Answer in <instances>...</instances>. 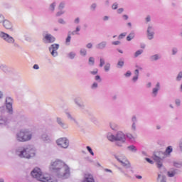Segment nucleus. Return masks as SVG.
Masks as SVG:
<instances>
[{
  "mask_svg": "<svg viewBox=\"0 0 182 182\" xmlns=\"http://www.w3.org/2000/svg\"><path fill=\"white\" fill-rule=\"evenodd\" d=\"M145 22L146 23L151 22V16L150 15L146 16V17L145 18Z\"/></svg>",
  "mask_w": 182,
  "mask_h": 182,
  "instance_id": "55",
  "label": "nucleus"
},
{
  "mask_svg": "<svg viewBox=\"0 0 182 182\" xmlns=\"http://www.w3.org/2000/svg\"><path fill=\"white\" fill-rule=\"evenodd\" d=\"M173 167H176L177 168H181L182 167V161H174L173 162Z\"/></svg>",
  "mask_w": 182,
  "mask_h": 182,
  "instance_id": "29",
  "label": "nucleus"
},
{
  "mask_svg": "<svg viewBox=\"0 0 182 182\" xmlns=\"http://www.w3.org/2000/svg\"><path fill=\"white\" fill-rule=\"evenodd\" d=\"M114 157L116 160L119 161V163H121L123 167H124L125 168H130V162L129 161V160H127L124 155H115Z\"/></svg>",
  "mask_w": 182,
  "mask_h": 182,
  "instance_id": "9",
  "label": "nucleus"
},
{
  "mask_svg": "<svg viewBox=\"0 0 182 182\" xmlns=\"http://www.w3.org/2000/svg\"><path fill=\"white\" fill-rule=\"evenodd\" d=\"M160 82H157L155 85V87L152 89V97H157V95H159V91L160 90Z\"/></svg>",
  "mask_w": 182,
  "mask_h": 182,
  "instance_id": "18",
  "label": "nucleus"
},
{
  "mask_svg": "<svg viewBox=\"0 0 182 182\" xmlns=\"http://www.w3.org/2000/svg\"><path fill=\"white\" fill-rule=\"evenodd\" d=\"M24 38H25V41H26V42H32V37H31L30 36L25 35Z\"/></svg>",
  "mask_w": 182,
  "mask_h": 182,
  "instance_id": "51",
  "label": "nucleus"
},
{
  "mask_svg": "<svg viewBox=\"0 0 182 182\" xmlns=\"http://www.w3.org/2000/svg\"><path fill=\"white\" fill-rule=\"evenodd\" d=\"M125 77H130L132 76V72L130 70H128L125 74H124Z\"/></svg>",
  "mask_w": 182,
  "mask_h": 182,
  "instance_id": "60",
  "label": "nucleus"
},
{
  "mask_svg": "<svg viewBox=\"0 0 182 182\" xmlns=\"http://www.w3.org/2000/svg\"><path fill=\"white\" fill-rule=\"evenodd\" d=\"M99 72V70L97 68H95L94 70L90 71V75H97V73Z\"/></svg>",
  "mask_w": 182,
  "mask_h": 182,
  "instance_id": "58",
  "label": "nucleus"
},
{
  "mask_svg": "<svg viewBox=\"0 0 182 182\" xmlns=\"http://www.w3.org/2000/svg\"><path fill=\"white\" fill-rule=\"evenodd\" d=\"M33 137V132L32 129L28 128H24L19 130L16 134V140L19 143H26V141H31Z\"/></svg>",
  "mask_w": 182,
  "mask_h": 182,
  "instance_id": "3",
  "label": "nucleus"
},
{
  "mask_svg": "<svg viewBox=\"0 0 182 182\" xmlns=\"http://www.w3.org/2000/svg\"><path fill=\"white\" fill-rule=\"evenodd\" d=\"M74 24L75 25H79V23H80V17H76L75 19H74Z\"/></svg>",
  "mask_w": 182,
  "mask_h": 182,
  "instance_id": "52",
  "label": "nucleus"
},
{
  "mask_svg": "<svg viewBox=\"0 0 182 182\" xmlns=\"http://www.w3.org/2000/svg\"><path fill=\"white\" fill-rule=\"evenodd\" d=\"M46 178H47L46 182H58L57 180H52V179L49 178L48 177H46Z\"/></svg>",
  "mask_w": 182,
  "mask_h": 182,
  "instance_id": "64",
  "label": "nucleus"
},
{
  "mask_svg": "<svg viewBox=\"0 0 182 182\" xmlns=\"http://www.w3.org/2000/svg\"><path fill=\"white\" fill-rule=\"evenodd\" d=\"M56 7V3L53 2L50 5L49 10L51 12H53L55 11V8Z\"/></svg>",
  "mask_w": 182,
  "mask_h": 182,
  "instance_id": "44",
  "label": "nucleus"
},
{
  "mask_svg": "<svg viewBox=\"0 0 182 182\" xmlns=\"http://www.w3.org/2000/svg\"><path fill=\"white\" fill-rule=\"evenodd\" d=\"M41 139L43 141H46L47 143L50 141V137L46 134H43L41 135Z\"/></svg>",
  "mask_w": 182,
  "mask_h": 182,
  "instance_id": "30",
  "label": "nucleus"
},
{
  "mask_svg": "<svg viewBox=\"0 0 182 182\" xmlns=\"http://www.w3.org/2000/svg\"><path fill=\"white\" fill-rule=\"evenodd\" d=\"M31 177H33V178H36L38 181H48V178H46V177H45V176L43 175L42 170H41V168L38 167L34 168L33 170L31 171Z\"/></svg>",
  "mask_w": 182,
  "mask_h": 182,
  "instance_id": "6",
  "label": "nucleus"
},
{
  "mask_svg": "<svg viewBox=\"0 0 182 182\" xmlns=\"http://www.w3.org/2000/svg\"><path fill=\"white\" fill-rule=\"evenodd\" d=\"M126 35H127V33H122L118 36V39L120 41L123 39V38H125Z\"/></svg>",
  "mask_w": 182,
  "mask_h": 182,
  "instance_id": "56",
  "label": "nucleus"
},
{
  "mask_svg": "<svg viewBox=\"0 0 182 182\" xmlns=\"http://www.w3.org/2000/svg\"><path fill=\"white\" fill-rule=\"evenodd\" d=\"M111 65L110 63H106L105 65L104 66L105 72H109L110 70Z\"/></svg>",
  "mask_w": 182,
  "mask_h": 182,
  "instance_id": "40",
  "label": "nucleus"
},
{
  "mask_svg": "<svg viewBox=\"0 0 182 182\" xmlns=\"http://www.w3.org/2000/svg\"><path fill=\"white\" fill-rule=\"evenodd\" d=\"M79 32H80V26H77L75 30L71 32V35H79Z\"/></svg>",
  "mask_w": 182,
  "mask_h": 182,
  "instance_id": "35",
  "label": "nucleus"
},
{
  "mask_svg": "<svg viewBox=\"0 0 182 182\" xmlns=\"http://www.w3.org/2000/svg\"><path fill=\"white\" fill-rule=\"evenodd\" d=\"M8 123V118L6 117L1 114L0 115V124H6Z\"/></svg>",
  "mask_w": 182,
  "mask_h": 182,
  "instance_id": "27",
  "label": "nucleus"
},
{
  "mask_svg": "<svg viewBox=\"0 0 182 182\" xmlns=\"http://www.w3.org/2000/svg\"><path fill=\"white\" fill-rule=\"evenodd\" d=\"M74 103L78 108L80 109V110H83L86 107L85 102L82 101V98L80 97H77L74 99Z\"/></svg>",
  "mask_w": 182,
  "mask_h": 182,
  "instance_id": "14",
  "label": "nucleus"
},
{
  "mask_svg": "<svg viewBox=\"0 0 182 182\" xmlns=\"http://www.w3.org/2000/svg\"><path fill=\"white\" fill-rule=\"evenodd\" d=\"M89 66H95V57H90L88 59Z\"/></svg>",
  "mask_w": 182,
  "mask_h": 182,
  "instance_id": "37",
  "label": "nucleus"
},
{
  "mask_svg": "<svg viewBox=\"0 0 182 182\" xmlns=\"http://www.w3.org/2000/svg\"><path fill=\"white\" fill-rule=\"evenodd\" d=\"M126 137L129 139V140H135L136 137L133 136L131 133H127L126 135Z\"/></svg>",
  "mask_w": 182,
  "mask_h": 182,
  "instance_id": "42",
  "label": "nucleus"
},
{
  "mask_svg": "<svg viewBox=\"0 0 182 182\" xmlns=\"http://www.w3.org/2000/svg\"><path fill=\"white\" fill-rule=\"evenodd\" d=\"M99 87V84H97V82H95L92 83V85H91V89L92 90H96V89H97Z\"/></svg>",
  "mask_w": 182,
  "mask_h": 182,
  "instance_id": "46",
  "label": "nucleus"
},
{
  "mask_svg": "<svg viewBox=\"0 0 182 182\" xmlns=\"http://www.w3.org/2000/svg\"><path fill=\"white\" fill-rule=\"evenodd\" d=\"M86 149L87 151L91 154V156H95V153L93 152V150H92V148L89 146H86Z\"/></svg>",
  "mask_w": 182,
  "mask_h": 182,
  "instance_id": "50",
  "label": "nucleus"
},
{
  "mask_svg": "<svg viewBox=\"0 0 182 182\" xmlns=\"http://www.w3.org/2000/svg\"><path fill=\"white\" fill-rule=\"evenodd\" d=\"M117 66L118 69H122V68H123L124 66V60H123L122 59H119L118 60Z\"/></svg>",
  "mask_w": 182,
  "mask_h": 182,
  "instance_id": "33",
  "label": "nucleus"
},
{
  "mask_svg": "<svg viewBox=\"0 0 182 182\" xmlns=\"http://www.w3.org/2000/svg\"><path fill=\"white\" fill-rule=\"evenodd\" d=\"M106 63L105 58H100V68H103V66H105V64Z\"/></svg>",
  "mask_w": 182,
  "mask_h": 182,
  "instance_id": "43",
  "label": "nucleus"
},
{
  "mask_svg": "<svg viewBox=\"0 0 182 182\" xmlns=\"http://www.w3.org/2000/svg\"><path fill=\"white\" fill-rule=\"evenodd\" d=\"M49 52L53 58H56L59 53H58V50L59 49V44L54 43L52 44L49 48Z\"/></svg>",
  "mask_w": 182,
  "mask_h": 182,
  "instance_id": "12",
  "label": "nucleus"
},
{
  "mask_svg": "<svg viewBox=\"0 0 182 182\" xmlns=\"http://www.w3.org/2000/svg\"><path fill=\"white\" fill-rule=\"evenodd\" d=\"M182 79V71H180L176 78V82H181Z\"/></svg>",
  "mask_w": 182,
  "mask_h": 182,
  "instance_id": "41",
  "label": "nucleus"
},
{
  "mask_svg": "<svg viewBox=\"0 0 182 182\" xmlns=\"http://www.w3.org/2000/svg\"><path fill=\"white\" fill-rule=\"evenodd\" d=\"M66 4L63 1L60 2L59 6H58V9L59 11H62V9H63L65 6Z\"/></svg>",
  "mask_w": 182,
  "mask_h": 182,
  "instance_id": "49",
  "label": "nucleus"
},
{
  "mask_svg": "<svg viewBox=\"0 0 182 182\" xmlns=\"http://www.w3.org/2000/svg\"><path fill=\"white\" fill-rule=\"evenodd\" d=\"M50 170L60 180H68V178H70V167L60 159L52 161L50 164Z\"/></svg>",
  "mask_w": 182,
  "mask_h": 182,
  "instance_id": "1",
  "label": "nucleus"
},
{
  "mask_svg": "<svg viewBox=\"0 0 182 182\" xmlns=\"http://www.w3.org/2000/svg\"><path fill=\"white\" fill-rule=\"evenodd\" d=\"M143 53V50H138L134 53V58H139Z\"/></svg>",
  "mask_w": 182,
  "mask_h": 182,
  "instance_id": "48",
  "label": "nucleus"
},
{
  "mask_svg": "<svg viewBox=\"0 0 182 182\" xmlns=\"http://www.w3.org/2000/svg\"><path fill=\"white\" fill-rule=\"evenodd\" d=\"M177 52H178V49L177 48H172V55H177Z\"/></svg>",
  "mask_w": 182,
  "mask_h": 182,
  "instance_id": "59",
  "label": "nucleus"
},
{
  "mask_svg": "<svg viewBox=\"0 0 182 182\" xmlns=\"http://www.w3.org/2000/svg\"><path fill=\"white\" fill-rule=\"evenodd\" d=\"M80 55L82 58H85V56H87V50L85 48H82L80 49Z\"/></svg>",
  "mask_w": 182,
  "mask_h": 182,
  "instance_id": "26",
  "label": "nucleus"
},
{
  "mask_svg": "<svg viewBox=\"0 0 182 182\" xmlns=\"http://www.w3.org/2000/svg\"><path fill=\"white\" fill-rule=\"evenodd\" d=\"M0 38L10 45L15 44V38L4 31H0Z\"/></svg>",
  "mask_w": 182,
  "mask_h": 182,
  "instance_id": "10",
  "label": "nucleus"
},
{
  "mask_svg": "<svg viewBox=\"0 0 182 182\" xmlns=\"http://www.w3.org/2000/svg\"><path fill=\"white\" fill-rule=\"evenodd\" d=\"M66 11L63 10H60L58 12L56 13L55 16H62Z\"/></svg>",
  "mask_w": 182,
  "mask_h": 182,
  "instance_id": "53",
  "label": "nucleus"
},
{
  "mask_svg": "<svg viewBox=\"0 0 182 182\" xmlns=\"http://www.w3.org/2000/svg\"><path fill=\"white\" fill-rule=\"evenodd\" d=\"M127 150L131 153H137V147L134 145H129L127 146Z\"/></svg>",
  "mask_w": 182,
  "mask_h": 182,
  "instance_id": "25",
  "label": "nucleus"
},
{
  "mask_svg": "<svg viewBox=\"0 0 182 182\" xmlns=\"http://www.w3.org/2000/svg\"><path fill=\"white\" fill-rule=\"evenodd\" d=\"M117 8H119V4H117V2H115L112 5V9L116 10Z\"/></svg>",
  "mask_w": 182,
  "mask_h": 182,
  "instance_id": "54",
  "label": "nucleus"
},
{
  "mask_svg": "<svg viewBox=\"0 0 182 182\" xmlns=\"http://www.w3.org/2000/svg\"><path fill=\"white\" fill-rule=\"evenodd\" d=\"M97 8V3H92L90 6V11H92V12H95V11H96Z\"/></svg>",
  "mask_w": 182,
  "mask_h": 182,
  "instance_id": "39",
  "label": "nucleus"
},
{
  "mask_svg": "<svg viewBox=\"0 0 182 182\" xmlns=\"http://www.w3.org/2000/svg\"><path fill=\"white\" fill-rule=\"evenodd\" d=\"M146 36L149 41L154 39V27L153 24H149L146 29Z\"/></svg>",
  "mask_w": 182,
  "mask_h": 182,
  "instance_id": "13",
  "label": "nucleus"
},
{
  "mask_svg": "<svg viewBox=\"0 0 182 182\" xmlns=\"http://www.w3.org/2000/svg\"><path fill=\"white\" fill-rule=\"evenodd\" d=\"M176 174V170H171L167 172L168 177H174Z\"/></svg>",
  "mask_w": 182,
  "mask_h": 182,
  "instance_id": "38",
  "label": "nucleus"
},
{
  "mask_svg": "<svg viewBox=\"0 0 182 182\" xmlns=\"http://www.w3.org/2000/svg\"><path fill=\"white\" fill-rule=\"evenodd\" d=\"M109 127L112 129V130H114V132H117V130H119L120 126H119V124L114 122H112L109 123Z\"/></svg>",
  "mask_w": 182,
  "mask_h": 182,
  "instance_id": "21",
  "label": "nucleus"
},
{
  "mask_svg": "<svg viewBox=\"0 0 182 182\" xmlns=\"http://www.w3.org/2000/svg\"><path fill=\"white\" fill-rule=\"evenodd\" d=\"M3 26L5 29L11 30L12 29V23L8 20H4V21H3Z\"/></svg>",
  "mask_w": 182,
  "mask_h": 182,
  "instance_id": "22",
  "label": "nucleus"
},
{
  "mask_svg": "<svg viewBox=\"0 0 182 182\" xmlns=\"http://www.w3.org/2000/svg\"><path fill=\"white\" fill-rule=\"evenodd\" d=\"M161 59V54H154L149 57V60L151 62H157V60H160Z\"/></svg>",
  "mask_w": 182,
  "mask_h": 182,
  "instance_id": "20",
  "label": "nucleus"
},
{
  "mask_svg": "<svg viewBox=\"0 0 182 182\" xmlns=\"http://www.w3.org/2000/svg\"><path fill=\"white\" fill-rule=\"evenodd\" d=\"M0 69H1V70H3V72H4L5 73L9 72V68H8V67L5 64L0 63Z\"/></svg>",
  "mask_w": 182,
  "mask_h": 182,
  "instance_id": "32",
  "label": "nucleus"
},
{
  "mask_svg": "<svg viewBox=\"0 0 182 182\" xmlns=\"http://www.w3.org/2000/svg\"><path fill=\"white\" fill-rule=\"evenodd\" d=\"M157 182H167V179L164 175L159 173L158 175Z\"/></svg>",
  "mask_w": 182,
  "mask_h": 182,
  "instance_id": "24",
  "label": "nucleus"
},
{
  "mask_svg": "<svg viewBox=\"0 0 182 182\" xmlns=\"http://www.w3.org/2000/svg\"><path fill=\"white\" fill-rule=\"evenodd\" d=\"M95 80H97V82H99L100 83V82H102V78L100 77V75H96L95 77Z\"/></svg>",
  "mask_w": 182,
  "mask_h": 182,
  "instance_id": "63",
  "label": "nucleus"
},
{
  "mask_svg": "<svg viewBox=\"0 0 182 182\" xmlns=\"http://www.w3.org/2000/svg\"><path fill=\"white\" fill-rule=\"evenodd\" d=\"M166 158H167V156H166V154L164 151H158L154 154L153 159L156 161L157 168H159V170H164L163 167V160Z\"/></svg>",
  "mask_w": 182,
  "mask_h": 182,
  "instance_id": "5",
  "label": "nucleus"
},
{
  "mask_svg": "<svg viewBox=\"0 0 182 182\" xmlns=\"http://www.w3.org/2000/svg\"><path fill=\"white\" fill-rule=\"evenodd\" d=\"M175 105L176 107H180L181 106V100L177 98L175 100Z\"/></svg>",
  "mask_w": 182,
  "mask_h": 182,
  "instance_id": "47",
  "label": "nucleus"
},
{
  "mask_svg": "<svg viewBox=\"0 0 182 182\" xmlns=\"http://www.w3.org/2000/svg\"><path fill=\"white\" fill-rule=\"evenodd\" d=\"M15 153L19 159L31 160L36 156V149L32 145L21 146L16 149Z\"/></svg>",
  "mask_w": 182,
  "mask_h": 182,
  "instance_id": "2",
  "label": "nucleus"
},
{
  "mask_svg": "<svg viewBox=\"0 0 182 182\" xmlns=\"http://www.w3.org/2000/svg\"><path fill=\"white\" fill-rule=\"evenodd\" d=\"M95 48L98 50H103V49H106V48H107V41H101L100 43H97L95 46Z\"/></svg>",
  "mask_w": 182,
  "mask_h": 182,
  "instance_id": "17",
  "label": "nucleus"
},
{
  "mask_svg": "<svg viewBox=\"0 0 182 182\" xmlns=\"http://www.w3.org/2000/svg\"><path fill=\"white\" fill-rule=\"evenodd\" d=\"M58 22L60 25H66V23H68L66 21L62 18H58Z\"/></svg>",
  "mask_w": 182,
  "mask_h": 182,
  "instance_id": "45",
  "label": "nucleus"
},
{
  "mask_svg": "<svg viewBox=\"0 0 182 182\" xmlns=\"http://www.w3.org/2000/svg\"><path fill=\"white\" fill-rule=\"evenodd\" d=\"M5 112H6V109H5V106H1L0 107V113L1 114H4V113H5Z\"/></svg>",
  "mask_w": 182,
  "mask_h": 182,
  "instance_id": "57",
  "label": "nucleus"
},
{
  "mask_svg": "<svg viewBox=\"0 0 182 182\" xmlns=\"http://www.w3.org/2000/svg\"><path fill=\"white\" fill-rule=\"evenodd\" d=\"M71 39H72V36H70V33H68V36L65 39V45H67V46H69V45H70Z\"/></svg>",
  "mask_w": 182,
  "mask_h": 182,
  "instance_id": "36",
  "label": "nucleus"
},
{
  "mask_svg": "<svg viewBox=\"0 0 182 182\" xmlns=\"http://www.w3.org/2000/svg\"><path fill=\"white\" fill-rule=\"evenodd\" d=\"M55 41H56V38H55L52 34L48 33V31H45L43 33V41L44 43H53Z\"/></svg>",
  "mask_w": 182,
  "mask_h": 182,
  "instance_id": "11",
  "label": "nucleus"
},
{
  "mask_svg": "<svg viewBox=\"0 0 182 182\" xmlns=\"http://www.w3.org/2000/svg\"><path fill=\"white\" fill-rule=\"evenodd\" d=\"M86 48H87V49H92V48H93V44L92 43H88L86 45Z\"/></svg>",
  "mask_w": 182,
  "mask_h": 182,
  "instance_id": "62",
  "label": "nucleus"
},
{
  "mask_svg": "<svg viewBox=\"0 0 182 182\" xmlns=\"http://www.w3.org/2000/svg\"><path fill=\"white\" fill-rule=\"evenodd\" d=\"M67 58H68V59H71V60H73V59H75V58H76V52L70 51V53H68L67 54Z\"/></svg>",
  "mask_w": 182,
  "mask_h": 182,
  "instance_id": "28",
  "label": "nucleus"
},
{
  "mask_svg": "<svg viewBox=\"0 0 182 182\" xmlns=\"http://www.w3.org/2000/svg\"><path fill=\"white\" fill-rule=\"evenodd\" d=\"M56 123L61 127V129H63L64 130H66V129H69V124H66L63 119L59 117H57L56 118Z\"/></svg>",
  "mask_w": 182,
  "mask_h": 182,
  "instance_id": "15",
  "label": "nucleus"
},
{
  "mask_svg": "<svg viewBox=\"0 0 182 182\" xmlns=\"http://www.w3.org/2000/svg\"><path fill=\"white\" fill-rule=\"evenodd\" d=\"M146 161L147 163H149V164H154V161L153 160L150 159L149 158H145Z\"/></svg>",
  "mask_w": 182,
  "mask_h": 182,
  "instance_id": "61",
  "label": "nucleus"
},
{
  "mask_svg": "<svg viewBox=\"0 0 182 182\" xmlns=\"http://www.w3.org/2000/svg\"><path fill=\"white\" fill-rule=\"evenodd\" d=\"M164 153H165V156H166V157H170V156H171V153H173V146H168L166 149Z\"/></svg>",
  "mask_w": 182,
  "mask_h": 182,
  "instance_id": "23",
  "label": "nucleus"
},
{
  "mask_svg": "<svg viewBox=\"0 0 182 182\" xmlns=\"http://www.w3.org/2000/svg\"><path fill=\"white\" fill-rule=\"evenodd\" d=\"M82 182H95L93 175L87 173L85 175Z\"/></svg>",
  "mask_w": 182,
  "mask_h": 182,
  "instance_id": "19",
  "label": "nucleus"
},
{
  "mask_svg": "<svg viewBox=\"0 0 182 182\" xmlns=\"http://www.w3.org/2000/svg\"><path fill=\"white\" fill-rule=\"evenodd\" d=\"M14 100L11 97H6L5 100V106L9 114H14Z\"/></svg>",
  "mask_w": 182,
  "mask_h": 182,
  "instance_id": "8",
  "label": "nucleus"
},
{
  "mask_svg": "<svg viewBox=\"0 0 182 182\" xmlns=\"http://www.w3.org/2000/svg\"><path fill=\"white\" fill-rule=\"evenodd\" d=\"M134 36H136V35L134 34V32H131L127 36V41H128V42H130V41H132V39H134Z\"/></svg>",
  "mask_w": 182,
  "mask_h": 182,
  "instance_id": "34",
  "label": "nucleus"
},
{
  "mask_svg": "<svg viewBox=\"0 0 182 182\" xmlns=\"http://www.w3.org/2000/svg\"><path fill=\"white\" fill-rule=\"evenodd\" d=\"M65 114H66L68 120H70L71 122H73L74 123H77V121H76V119H75V117H73L72 116V114H70V113L66 112Z\"/></svg>",
  "mask_w": 182,
  "mask_h": 182,
  "instance_id": "31",
  "label": "nucleus"
},
{
  "mask_svg": "<svg viewBox=\"0 0 182 182\" xmlns=\"http://www.w3.org/2000/svg\"><path fill=\"white\" fill-rule=\"evenodd\" d=\"M131 120L132 123L131 130L132 132H136V130H137V117H136V115L132 116Z\"/></svg>",
  "mask_w": 182,
  "mask_h": 182,
  "instance_id": "16",
  "label": "nucleus"
},
{
  "mask_svg": "<svg viewBox=\"0 0 182 182\" xmlns=\"http://www.w3.org/2000/svg\"><path fill=\"white\" fill-rule=\"evenodd\" d=\"M107 139L109 141H115V144L118 147H122L123 144L126 143V135L122 131H118L115 135L108 134Z\"/></svg>",
  "mask_w": 182,
  "mask_h": 182,
  "instance_id": "4",
  "label": "nucleus"
},
{
  "mask_svg": "<svg viewBox=\"0 0 182 182\" xmlns=\"http://www.w3.org/2000/svg\"><path fill=\"white\" fill-rule=\"evenodd\" d=\"M55 143L60 149H64V150L69 149V146H70V141H69V139L66 137L58 139L55 141Z\"/></svg>",
  "mask_w": 182,
  "mask_h": 182,
  "instance_id": "7",
  "label": "nucleus"
}]
</instances>
